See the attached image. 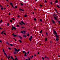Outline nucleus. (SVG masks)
<instances>
[{
	"label": "nucleus",
	"mask_w": 60,
	"mask_h": 60,
	"mask_svg": "<svg viewBox=\"0 0 60 60\" xmlns=\"http://www.w3.org/2000/svg\"><path fill=\"white\" fill-rule=\"evenodd\" d=\"M46 35H48V33L47 32L46 33Z\"/></svg>",
	"instance_id": "44"
},
{
	"label": "nucleus",
	"mask_w": 60,
	"mask_h": 60,
	"mask_svg": "<svg viewBox=\"0 0 60 60\" xmlns=\"http://www.w3.org/2000/svg\"><path fill=\"white\" fill-rule=\"evenodd\" d=\"M14 39L15 41H16V39H15V38H14Z\"/></svg>",
	"instance_id": "58"
},
{
	"label": "nucleus",
	"mask_w": 60,
	"mask_h": 60,
	"mask_svg": "<svg viewBox=\"0 0 60 60\" xmlns=\"http://www.w3.org/2000/svg\"><path fill=\"white\" fill-rule=\"evenodd\" d=\"M10 4H11V5H12V3L11 2L10 3Z\"/></svg>",
	"instance_id": "24"
},
{
	"label": "nucleus",
	"mask_w": 60,
	"mask_h": 60,
	"mask_svg": "<svg viewBox=\"0 0 60 60\" xmlns=\"http://www.w3.org/2000/svg\"><path fill=\"white\" fill-rule=\"evenodd\" d=\"M20 10L21 11H24V10H23V9H20Z\"/></svg>",
	"instance_id": "21"
},
{
	"label": "nucleus",
	"mask_w": 60,
	"mask_h": 60,
	"mask_svg": "<svg viewBox=\"0 0 60 60\" xmlns=\"http://www.w3.org/2000/svg\"><path fill=\"white\" fill-rule=\"evenodd\" d=\"M45 3H46V2H47V1L46 0H45Z\"/></svg>",
	"instance_id": "53"
},
{
	"label": "nucleus",
	"mask_w": 60,
	"mask_h": 60,
	"mask_svg": "<svg viewBox=\"0 0 60 60\" xmlns=\"http://www.w3.org/2000/svg\"><path fill=\"white\" fill-rule=\"evenodd\" d=\"M40 6L41 7H42V5H40Z\"/></svg>",
	"instance_id": "39"
},
{
	"label": "nucleus",
	"mask_w": 60,
	"mask_h": 60,
	"mask_svg": "<svg viewBox=\"0 0 60 60\" xmlns=\"http://www.w3.org/2000/svg\"><path fill=\"white\" fill-rule=\"evenodd\" d=\"M27 15H26V14H25L24 15V17H27Z\"/></svg>",
	"instance_id": "14"
},
{
	"label": "nucleus",
	"mask_w": 60,
	"mask_h": 60,
	"mask_svg": "<svg viewBox=\"0 0 60 60\" xmlns=\"http://www.w3.org/2000/svg\"><path fill=\"white\" fill-rule=\"evenodd\" d=\"M3 33H4V31H2V32H1V34H3Z\"/></svg>",
	"instance_id": "38"
},
{
	"label": "nucleus",
	"mask_w": 60,
	"mask_h": 60,
	"mask_svg": "<svg viewBox=\"0 0 60 60\" xmlns=\"http://www.w3.org/2000/svg\"><path fill=\"white\" fill-rule=\"evenodd\" d=\"M22 52L23 53H25V52H26V51H22Z\"/></svg>",
	"instance_id": "26"
},
{
	"label": "nucleus",
	"mask_w": 60,
	"mask_h": 60,
	"mask_svg": "<svg viewBox=\"0 0 60 60\" xmlns=\"http://www.w3.org/2000/svg\"><path fill=\"white\" fill-rule=\"evenodd\" d=\"M10 21L11 22H12V20H10Z\"/></svg>",
	"instance_id": "50"
},
{
	"label": "nucleus",
	"mask_w": 60,
	"mask_h": 60,
	"mask_svg": "<svg viewBox=\"0 0 60 60\" xmlns=\"http://www.w3.org/2000/svg\"><path fill=\"white\" fill-rule=\"evenodd\" d=\"M34 21H36V18H34Z\"/></svg>",
	"instance_id": "15"
},
{
	"label": "nucleus",
	"mask_w": 60,
	"mask_h": 60,
	"mask_svg": "<svg viewBox=\"0 0 60 60\" xmlns=\"http://www.w3.org/2000/svg\"><path fill=\"white\" fill-rule=\"evenodd\" d=\"M11 6L12 7H13V8H14V7H13V5H11Z\"/></svg>",
	"instance_id": "45"
},
{
	"label": "nucleus",
	"mask_w": 60,
	"mask_h": 60,
	"mask_svg": "<svg viewBox=\"0 0 60 60\" xmlns=\"http://www.w3.org/2000/svg\"><path fill=\"white\" fill-rule=\"evenodd\" d=\"M24 56H27V55H26V54H25L24 55Z\"/></svg>",
	"instance_id": "46"
},
{
	"label": "nucleus",
	"mask_w": 60,
	"mask_h": 60,
	"mask_svg": "<svg viewBox=\"0 0 60 60\" xmlns=\"http://www.w3.org/2000/svg\"><path fill=\"white\" fill-rule=\"evenodd\" d=\"M25 28V27H24L23 26H22V27H21V28Z\"/></svg>",
	"instance_id": "16"
},
{
	"label": "nucleus",
	"mask_w": 60,
	"mask_h": 60,
	"mask_svg": "<svg viewBox=\"0 0 60 60\" xmlns=\"http://www.w3.org/2000/svg\"><path fill=\"white\" fill-rule=\"evenodd\" d=\"M21 6H22L23 5V4L22 3H21Z\"/></svg>",
	"instance_id": "30"
},
{
	"label": "nucleus",
	"mask_w": 60,
	"mask_h": 60,
	"mask_svg": "<svg viewBox=\"0 0 60 60\" xmlns=\"http://www.w3.org/2000/svg\"><path fill=\"white\" fill-rule=\"evenodd\" d=\"M11 58L13 60H15V59H13V57H12V56H11Z\"/></svg>",
	"instance_id": "13"
},
{
	"label": "nucleus",
	"mask_w": 60,
	"mask_h": 60,
	"mask_svg": "<svg viewBox=\"0 0 60 60\" xmlns=\"http://www.w3.org/2000/svg\"><path fill=\"white\" fill-rule=\"evenodd\" d=\"M34 10H35H35H36V9L34 8Z\"/></svg>",
	"instance_id": "64"
},
{
	"label": "nucleus",
	"mask_w": 60,
	"mask_h": 60,
	"mask_svg": "<svg viewBox=\"0 0 60 60\" xmlns=\"http://www.w3.org/2000/svg\"><path fill=\"white\" fill-rule=\"evenodd\" d=\"M20 33L22 34H24L26 33V32L24 30H22L21 31Z\"/></svg>",
	"instance_id": "2"
},
{
	"label": "nucleus",
	"mask_w": 60,
	"mask_h": 60,
	"mask_svg": "<svg viewBox=\"0 0 60 60\" xmlns=\"http://www.w3.org/2000/svg\"><path fill=\"white\" fill-rule=\"evenodd\" d=\"M54 33H55L56 34H57V33H56V31H55V30H54Z\"/></svg>",
	"instance_id": "12"
},
{
	"label": "nucleus",
	"mask_w": 60,
	"mask_h": 60,
	"mask_svg": "<svg viewBox=\"0 0 60 60\" xmlns=\"http://www.w3.org/2000/svg\"><path fill=\"white\" fill-rule=\"evenodd\" d=\"M42 59H43V60H44V58L43 57H42Z\"/></svg>",
	"instance_id": "29"
},
{
	"label": "nucleus",
	"mask_w": 60,
	"mask_h": 60,
	"mask_svg": "<svg viewBox=\"0 0 60 60\" xmlns=\"http://www.w3.org/2000/svg\"><path fill=\"white\" fill-rule=\"evenodd\" d=\"M27 53H28V54H29V51L28 52H27Z\"/></svg>",
	"instance_id": "59"
},
{
	"label": "nucleus",
	"mask_w": 60,
	"mask_h": 60,
	"mask_svg": "<svg viewBox=\"0 0 60 60\" xmlns=\"http://www.w3.org/2000/svg\"><path fill=\"white\" fill-rule=\"evenodd\" d=\"M32 38H33V37L32 36H30V38H29V40H30V41H31V39H32Z\"/></svg>",
	"instance_id": "7"
},
{
	"label": "nucleus",
	"mask_w": 60,
	"mask_h": 60,
	"mask_svg": "<svg viewBox=\"0 0 60 60\" xmlns=\"http://www.w3.org/2000/svg\"><path fill=\"white\" fill-rule=\"evenodd\" d=\"M40 33L41 34L42 33V30H41V31H40Z\"/></svg>",
	"instance_id": "22"
},
{
	"label": "nucleus",
	"mask_w": 60,
	"mask_h": 60,
	"mask_svg": "<svg viewBox=\"0 0 60 60\" xmlns=\"http://www.w3.org/2000/svg\"><path fill=\"white\" fill-rule=\"evenodd\" d=\"M7 44H8V45H10V44H9V43H7Z\"/></svg>",
	"instance_id": "57"
},
{
	"label": "nucleus",
	"mask_w": 60,
	"mask_h": 60,
	"mask_svg": "<svg viewBox=\"0 0 60 60\" xmlns=\"http://www.w3.org/2000/svg\"><path fill=\"white\" fill-rule=\"evenodd\" d=\"M46 58L47 59H49V57H47Z\"/></svg>",
	"instance_id": "43"
},
{
	"label": "nucleus",
	"mask_w": 60,
	"mask_h": 60,
	"mask_svg": "<svg viewBox=\"0 0 60 60\" xmlns=\"http://www.w3.org/2000/svg\"><path fill=\"white\" fill-rule=\"evenodd\" d=\"M29 34H28L27 35V36H29Z\"/></svg>",
	"instance_id": "55"
},
{
	"label": "nucleus",
	"mask_w": 60,
	"mask_h": 60,
	"mask_svg": "<svg viewBox=\"0 0 60 60\" xmlns=\"http://www.w3.org/2000/svg\"><path fill=\"white\" fill-rule=\"evenodd\" d=\"M19 24L21 25H22V24H21V23L20 22H19Z\"/></svg>",
	"instance_id": "35"
},
{
	"label": "nucleus",
	"mask_w": 60,
	"mask_h": 60,
	"mask_svg": "<svg viewBox=\"0 0 60 60\" xmlns=\"http://www.w3.org/2000/svg\"><path fill=\"white\" fill-rule=\"evenodd\" d=\"M52 22L53 24H56V22H55V21L54 20H52Z\"/></svg>",
	"instance_id": "8"
},
{
	"label": "nucleus",
	"mask_w": 60,
	"mask_h": 60,
	"mask_svg": "<svg viewBox=\"0 0 60 60\" xmlns=\"http://www.w3.org/2000/svg\"><path fill=\"white\" fill-rule=\"evenodd\" d=\"M47 58V56H45L44 57V58Z\"/></svg>",
	"instance_id": "48"
},
{
	"label": "nucleus",
	"mask_w": 60,
	"mask_h": 60,
	"mask_svg": "<svg viewBox=\"0 0 60 60\" xmlns=\"http://www.w3.org/2000/svg\"><path fill=\"white\" fill-rule=\"evenodd\" d=\"M21 23H22V24H23V23L24 22H23L22 21H21Z\"/></svg>",
	"instance_id": "36"
},
{
	"label": "nucleus",
	"mask_w": 60,
	"mask_h": 60,
	"mask_svg": "<svg viewBox=\"0 0 60 60\" xmlns=\"http://www.w3.org/2000/svg\"><path fill=\"white\" fill-rule=\"evenodd\" d=\"M5 54H4V55H6V57L7 58H8V60H9V59H10V56H9L8 57V56H7V55L6 54V53Z\"/></svg>",
	"instance_id": "5"
},
{
	"label": "nucleus",
	"mask_w": 60,
	"mask_h": 60,
	"mask_svg": "<svg viewBox=\"0 0 60 60\" xmlns=\"http://www.w3.org/2000/svg\"><path fill=\"white\" fill-rule=\"evenodd\" d=\"M3 51L4 53V54H6V53H5V52L4 51V49L3 48Z\"/></svg>",
	"instance_id": "9"
},
{
	"label": "nucleus",
	"mask_w": 60,
	"mask_h": 60,
	"mask_svg": "<svg viewBox=\"0 0 60 60\" xmlns=\"http://www.w3.org/2000/svg\"><path fill=\"white\" fill-rule=\"evenodd\" d=\"M2 20H1L0 22V23H2Z\"/></svg>",
	"instance_id": "41"
},
{
	"label": "nucleus",
	"mask_w": 60,
	"mask_h": 60,
	"mask_svg": "<svg viewBox=\"0 0 60 60\" xmlns=\"http://www.w3.org/2000/svg\"><path fill=\"white\" fill-rule=\"evenodd\" d=\"M55 2L56 3H58V1L57 0H56L55 1Z\"/></svg>",
	"instance_id": "27"
},
{
	"label": "nucleus",
	"mask_w": 60,
	"mask_h": 60,
	"mask_svg": "<svg viewBox=\"0 0 60 60\" xmlns=\"http://www.w3.org/2000/svg\"><path fill=\"white\" fill-rule=\"evenodd\" d=\"M12 28L11 29V30H13V29H14V30H16V27H15L14 26H12Z\"/></svg>",
	"instance_id": "4"
},
{
	"label": "nucleus",
	"mask_w": 60,
	"mask_h": 60,
	"mask_svg": "<svg viewBox=\"0 0 60 60\" xmlns=\"http://www.w3.org/2000/svg\"><path fill=\"white\" fill-rule=\"evenodd\" d=\"M47 38H45V41H47Z\"/></svg>",
	"instance_id": "19"
},
{
	"label": "nucleus",
	"mask_w": 60,
	"mask_h": 60,
	"mask_svg": "<svg viewBox=\"0 0 60 60\" xmlns=\"http://www.w3.org/2000/svg\"><path fill=\"white\" fill-rule=\"evenodd\" d=\"M56 38H59V35L57 34H56Z\"/></svg>",
	"instance_id": "6"
},
{
	"label": "nucleus",
	"mask_w": 60,
	"mask_h": 60,
	"mask_svg": "<svg viewBox=\"0 0 60 60\" xmlns=\"http://www.w3.org/2000/svg\"><path fill=\"white\" fill-rule=\"evenodd\" d=\"M50 2L51 3V4H52V2L50 1Z\"/></svg>",
	"instance_id": "34"
},
{
	"label": "nucleus",
	"mask_w": 60,
	"mask_h": 60,
	"mask_svg": "<svg viewBox=\"0 0 60 60\" xmlns=\"http://www.w3.org/2000/svg\"><path fill=\"white\" fill-rule=\"evenodd\" d=\"M59 38H56V41H57H57H59Z\"/></svg>",
	"instance_id": "10"
},
{
	"label": "nucleus",
	"mask_w": 60,
	"mask_h": 60,
	"mask_svg": "<svg viewBox=\"0 0 60 60\" xmlns=\"http://www.w3.org/2000/svg\"><path fill=\"white\" fill-rule=\"evenodd\" d=\"M34 56H36V54H34Z\"/></svg>",
	"instance_id": "63"
},
{
	"label": "nucleus",
	"mask_w": 60,
	"mask_h": 60,
	"mask_svg": "<svg viewBox=\"0 0 60 60\" xmlns=\"http://www.w3.org/2000/svg\"><path fill=\"white\" fill-rule=\"evenodd\" d=\"M8 49H9L10 50L11 49L10 47L8 48Z\"/></svg>",
	"instance_id": "42"
},
{
	"label": "nucleus",
	"mask_w": 60,
	"mask_h": 60,
	"mask_svg": "<svg viewBox=\"0 0 60 60\" xmlns=\"http://www.w3.org/2000/svg\"><path fill=\"white\" fill-rule=\"evenodd\" d=\"M17 59H18V58H16L15 59V60H17Z\"/></svg>",
	"instance_id": "47"
},
{
	"label": "nucleus",
	"mask_w": 60,
	"mask_h": 60,
	"mask_svg": "<svg viewBox=\"0 0 60 60\" xmlns=\"http://www.w3.org/2000/svg\"><path fill=\"white\" fill-rule=\"evenodd\" d=\"M30 58H31V59H33V58L32 56H30Z\"/></svg>",
	"instance_id": "61"
},
{
	"label": "nucleus",
	"mask_w": 60,
	"mask_h": 60,
	"mask_svg": "<svg viewBox=\"0 0 60 60\" xmlns=\"http://www.w3.org/2000/svg\"><path fill=\"white\" fill-rule=\"evenodd\" d=\"M7 25L9 26V25H10V24H9V23H8L7 24Z\"/></svg>",
	"instance_id": "49"
},
{
	"label": "nucleus",
	"mask_w": 60,
	"mask_h": 60,
	"mask_svg": "<svg viewBox=\"0 0 60 60\" xmlns=\"http://www.w3.org/2000/svg\"><path fill=\"white\" fill-rule=\"evenodd\" d=\"M12 19H13V20H15V19L14 18H12Z\"/></svg>",
	"instance_id": "52"
},
{
	"label": "nucleus",
	"mask_w": 60,
	"mask_h": 60,
	"mask_svg": "<svg viewBox=\"0 0 60 60\" xmlns=\"http://www.w3.org/2000/svg\"><path fill=\"white\" fill-rule=\"evenodd\" d=\"M15 8H18V7L16 6H15Z\"/></svg>",
	"instance_id": "37"
},
{
	"label": "nucleus",
	"mask_w": 60,
	"mask_h": 60,
	"mask_svg": "<svg viewBox=\"0 0 60 60\" xmlns=\"http://www.w3.org/2000/svg\"><path fill=\"white\" fill-rule=\"evenodd\" d=\"M57 7H58V8H60V7H59V6H58V5H57Z\"/></svg>",
	"instance_id": "25"
},
{
	"label": "nucleus",
	"mask_w": 60,
	"mask_h": 60,
	"mask_svg": "<svg viewBox=\"0 0 60 60\" xmlns=\"http://www.w3.org/2000/svg\"><path fill=\"white\" fill-rule=\"evenodd\" d=\"M14 49L15 52H19L20 50L19 49H18V50L16 48H15Z\"/></svg>",
	"instance_id": "3"
},
{
	"label": "nucleus",
	"mask_w": 60,
	"mask_h": 60,
	"mask_svg": "<svg viewBox=\"0 0 60 60\" xmlns=\"http://www.w3.org/2000/svg\"><path fill=\"white\" fill-rule=\"evenodd\" d=\"M58 20H57V22H56V21L57 23V22H58L59 24H60V21H58V20H59V19H58Z\"/></svg>",
	"instance_id": "11"
},
{
	"label": "nucleus",
	"mask_w": 60,
	"mask_h": 60,
	"mask_svg": "<svg viewBox=\"0 0 60 60\" xmlns=\"http://www.w3.org/2000/svg\"><path fill=\"white\" fill-rule=\"evenodd\" d=\"M16 53H17L15 52H14V54H16Z\"/></svg>",
	"instance_id": "40"
},
{
	"label": "nucleus",
	"mask_w": 60,
	"mask_h": 60,
	"mask_svg": "<svg viewBox=\"0 0 60 60\" xmlns=\"http://www.w3.org/2000/svg\"><path fill=\"white\" fill-rule=\"evenodd\" d=\"M4 34H5V35H6V34H5V33H4Z\"/></svg>",
	"instance_id": "60"
},
{
	"label": "nucleus",
	"mask_w": 60,
	"mask_h": 60,
	"mask_svg": "<svg viewBox=\"0 0 60 60\" xmlns=\"http://www.w3.org/2000/svg\"><path fill=\"white\" fill-rule=\"evenodd\" d=\"M23 36L24 37H25V38H26V35H23Z\"/></svg>",
	"instance_id": "18"
},
{
	"label": "nucleus",
	"mask_w": 60,
	"mask_h": 60,
	"mask_svg": "<svg viewBox=\"0 0 60 60\" xmlns=\"http://www.w3.org/2000/svg\"><path fill=\"white\" fill-rule=\"evenodd\" d=\"M40 21L41 22V21H42V19H40Z\"/></svg>",
	"instance_id": "33"
},
{
	"label": "nucleus",
	"mask_w": 60,
	"mask_h": 60,
	"mask_svg": "<svg viewBox=\"0 0 60 60\" xmlns=\"http://www.w3.org/2000/svg\"><path fill=\"white\" fill-rule=\"evenodd\" d=\"M0 7H3L2 6V5H0Z\"/></svg>",
	"instance_id": "56"
},
{
	"label": "nucleus",
	"mask_w": 60,
	"mask_h": 60,
	"mask_svg": "<svg viewBox=\"0 0 60 60\" xmlns=\"http://www.w3.org/2000/svg\"><path fill=\"white\" fill-rule=\"evenodd\" d=\"M19 42L20 43H22V41H21V40H19Z\"/></svg>",
	"instance_id": "28"
},
{
	"label": "nucleus",
	"mask_w": 60,
	"mask_h": 60,
	"mask_svg": "<svg viewBox=\"0 0 60 60\" xmlns=\"http://www.w3.org/2000/svg\"><path fill=\"white\" fill-rule=\"evenodd\" d=\"M14 36V37H16V36H17L16 35H13Z\"/></svg>",
	"instance_id": "17"
},
{
	"label": "nucleus",
	"mask_w": 60,
	"mask_h": 60,
	"mask_svg": "<svg viewBox=\"0 0 60 60\" xmlns=\"http://www.w3.org/2000/svg\"><path fill=\"white\" fill-rule=\"evenodd\" d=\"M10 45L11 46H13V45H12V44H10Z\"/></svg>",
	"instance_id": "20"
},
{
	"label": "nucleus",
	"mask_w": 60,
	"mask_h": 60,
	"mask_svg": "<svg viewBox=\"0 0 60 60\" xmlns=\"http://www.w3.org/2000/svg\"><path fill=\"white\" fill-rule=\"evenodd\" d=\"M54 15H53V17L54 18V20H56V21L57 22V20H58V16L56 14V13H55L54 14Z\"/></svg>",
	"instance_id": "1"
},
{
	"label": "nucleus",
	"mask_w": 60,
	"mask_h": 60,
	"mask_svg": "<svg viewBox=\"0 0 60 60\" xmlns=\"http://www.w3.org/2000/svg\"><path fill=\"white\" fill-rule=\"evenodd\" d=\"M17 27H19V25H17Z\"/></svg>",
	"instance_id": "23"
},
{
	"label": "nucleus",
	"mask_w": 60,
	"mask_h": 60,
	"mask_svg": "<svg viewBox=\"0 0 60 60\" xmlns=\"http://www.w3.org/2000/svg\"><path fill=\"white\" fill-rule=\"evenodd\" d=\"M24 25H25V23H24V22H23V23H22Z\"/></svg>",
	"instance_id": "51"
},
{
	"label": "nucleus",
	"mask_w": 60,
	"mask_h": 60,
	"mask_svg": "<svg viewBox=\"0 0 60 60\" xmlns=\"http://www.w3.org/2000/svg\"><path fill=\"white\" fill-rule=\"evenodd\" d=\"M0 42H1V43H2V41L0 40Z\"/></svg>",
	"instance_id": "54"
},
{
	"label": "nucleus",
	"mask_w": 60,
	"mask_h": 60,
	"mask_svg": "<svg viewBox=\"0 0 60 60\" xmlns=\"http://www.w3.org/2000/svg\"><path fill=\"white\" fill-rule=\"evenodd\" d=\"M1 10H4V8H3V7L1 8Z\"/></svg>",
	"instance_id": "31"
},
{
	"label": "nucleus",
	"mask_w": 60,
	"mask_h": 60,
	"mask_svg": "<svg viewBox=\"0 0 60 60\" xmlns=\"http://www.w3.org/2000/svg\"><path fill=\"white\" fill-rule=\"evenodd\" d=\"M19 36V38H20V39H22V38L21 37H20V36Z\"/></svg>",
	"instance_id": "32"
},
{
	"label": "nucleus",
	"mask_w": 60,
	"mask_h": 60,
	"mask_svg": "<svg viewBox=\"0 0 60 60\" xmlns=\"http://www.w3.org/2000/svg\"><path fill=\"white\" fill-rule=\"evenodd\" d=\"M39 53H40L39 52H38V54H39Z\"/></svg>",
	"instance_id": "62"
}]
</instances>
